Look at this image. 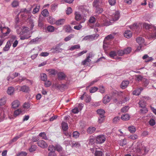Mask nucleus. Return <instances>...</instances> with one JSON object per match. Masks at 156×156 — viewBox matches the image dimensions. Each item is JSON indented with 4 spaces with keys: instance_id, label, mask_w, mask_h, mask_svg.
Wrapping results in <instances>:
<instances>
[{
    "instance_id": "nucleus-1",
    "label": "nucleus",
    "mask_w": 156,
    "mask_h": 156,
    "mask_svg": "<svg viewBox=\"0 0 156 156\" xmlns=\"http://www.w3.org/2000/svg\"><path fill=\"white\" fill-rule=\"evenodd\" d=\"M29 28L27 27H23L22 29V34L26 33L25 34L20 37V39L23 40L29 38L30 37V34L29 31Z\"/></svg>"
},
{
    "instance_id": "nucleus-2",
    "label": "nucleus",
    "mask_w": 156,
    "mask_h": 156,
    "mask_svg": "<svg viewBox=\"0 0 156 156\" xmlns=\"http://www.w3.org/2000/svg\"><path fill=\"white\" fill-rule=\"evenodd\" d=\"M114 38V36L113 34H109L105 37L103 41V48L104 49H105L109 44V41Z\"/></svg>"
},
{
    "instance_id": "nucleus-3",
    "label": "nucleus",
    "mask_w": 156,
    "mask_h": 156,
    "mask_svg": "<svg viewBox=\"0 0 156 156\" xmlns=\"http://www.w3.org/2000/svg\"><path fill=\"white\" fill-rule=\"evenodd\" d=\"M106 140V138L105 135H101L97 136L96 141L98 144H102Z\"/></svg>"
},
{
    "instance_id": "nucleus-4",
    "label": "nucleus",
    "mask_w": 156,
    "mask_h": 156,
    "mask_svg": "<svg viewBox=\"0 0 156 156\" xmlns=\"http://www.w3.org/2000/svg\"><path fill=\"white\" fill-rule=\"evenodd\" d=\"M111 19L113 21H116L118 20L119 17V13L118 11H114L113 14L111 15Z\"/></svg>"
},
{
    "instance_id": "nucleus-5",
    "label": "nucleus",
    "mask_w": 156,
    "mask_h": 156,
    "mask_svg": "<svg viewBox=\"0 0 156 156\" xmlns=\"http://www.w3.org/2000/svg\"><path fill=\"white\" fill-rule=\"evenodd\" d=\"M37 144L39 147L42 148H46L48 146V144L47 143L43 140L38 141Z\"/></svg>"
},
{
    "instance_id": "nucleus-6",
    "label": "nucleus",
    "mask_w": 156,
    "mask_h": 156,
    "mask_svg": "<svg viewBox=\"0 0 156 156\" xmlns=\"http://www.w3.org/2000/svg\"><path fill=\"white\" fill-rule=\"evenodd\" d=\"M133 156H141L142 152L141 150L139 148H137L134 151V153H132Z\"/></svg>"
},
{
    "instance_id": "nucleus-7",
    "label": "nucleus",
    "mask_w": 156,
    "mask_h": 156,
    "mask_svg": "<svg viewBox=\"0 0 156 156\" xmlns=\"http://www.w3.org/2000/svg\"><path fill=\"white\" fill-rule=\"evenodd\" d=\"M80 9L81 11L84 13V14H87V13H88V9L89 7L88 6H81L80 7Z\"/></svg>"
},
{
    "instance_id": "nucleus-8",
    "label": "nucleus",
    "mask_w": 156,
    "mask_h": 156,
    "mask_svg": "<svg viewBox=\"0 0 156 156\" xmlns=\"http://www.w3.org/2000/svg\"><path fill=\"white\" fill-rule=\"evenodd\" d=\"M20 105V102L18 100H16L12 103V107L13 108H16L19 107Z\"/></svg>"
},
{
    "instance_id": "nucleus-9",
    "label": "nucleus",
    "mask_w": 156,
    "mask_h": 156,
    "mask_svg": "<svg viewBox=\"0 0 156 156\" xmlns=\"http://www.w3.org/2000/svg\"><path fill=\"white\" fill-rule=\"evenodd\" d=\"M124 35L126 38H129L132 36V33L130 30H126L124 33Z\"/></svg>"
},
{
    "instance_id": "nucleus-10",
    "label": "nucleus",
    "mask_w": 156,
    "mask_h": 156,
    "mask_svg": "<svg viewBox=\"0 0 156 156\" xmlns=\"http://www.w3.org/2000/svg\"><path fill=\"white\" fill-rule=\"evenodd\" d=\"M137 42L139 45H142L144 42V38L141 37H138L136 39Z\"/></svg>"
},
{
    "instance_id": "nucleus-11",
    "label": "nucleus",
    "mask_w": 156,
    "mask_h": 156,
    "mask_svg": "<svg viewBox=\"0 0 156 156\" xmlns=\"http://www.w3.org/2000/svg\"><path fill=\"white\" fill-rule=\"evenodd\" d=\"M96 128L93 126L89 127L87 129V132L89 134L93 133L96 130Z\"/></svg>"
},
{
    "instance_id": "nucleus-12",
    "label": "nucleus",
    "mask_w": 156,
    "mask_h": 156,
    "mask_svg": "<svg viewBox=\"0 0 156 156\" xmlns=\"http://www.w3.org/2000/svg\"><path fill=\"white\" fill-rule=\"evenodd\" d=\"M57 76L58 79L61 80H64L66 77L65 74L62 72L58 73L57 74Z\"/></svg>"
},
{
    "instance_id": "nucleus-13",
    "label": "nucleus",
    "mask_w": 156,
    "mask_h": 156,
    "mask_svg": "<svg viewBox=\"0 0 156 156\" xmlns=\"http://www.w3.org/2000/svg\"><path fill=\"white\" fill-rule=\"evenodd\" d=\"M143 88H136L133 91V95L137 96L139 95L141 91L143 90Z\"/></svg>"
},
{
    "instance_id": "nucleus-14",
    "label": "nucleus",
    "mask_w": 156,
    "mask_h": 156,
    "mask_svg": "<svg viewBox=\"0 0 156 156\" xmlns=\"http://www.w3.org/2000/svg\"><path fill=\"white\" fill-rule=\"evenodd\" d=\"M46 70L48 72L49 74L50 75H55L57 73V71L53 69H46Z\"/></svg>"
},
{
    "instance_id": "nucleus-15",
    "label": "nucleus",
    "mask_w": 156,
    "mask_h": 156,
    "mask_svg": "<svg viewBox=\"0 0 156 156\" xmlns=\"http://www.w3.org/2000/svg\"><path fill=\"white\" fill-rule=\"evenodd\" d=\"M111 100V98L108 96L106 95L103 98V102L104 103L106 104L109 102Z\"/></svg>"
},
{
    "instance_id": "nucleus-16",
    "label": "nucleus",
    "mask_w": 156,
    "mask_h": 156,
    "mask_svg": "<svg viewBox=\"0 0 156 156\" xmlns=\"http://www.w3.org/2000/svg\"><path fill=\"white\" fill-rule=\"evenodd\" d=\"M153 32L150 35L151 37L152 38H156V27H153Z\"/></svg>"
},
{
    "instance_id": "nucleus-17",
    "label": "nucleus",
    "mask_w": 156,
    "mask_h": 156,
    "mask_svg": "<svg viewBox=\"0 0 156 156\" xmlns=\"http://www.w3.org/2000/svg\"><path fill=\"white\" fill-rule=\"evenodd\" d=\"M11 45V44L10 43V41H8L6 43V44L5 46L3 48L4 51H8L9 50V49Z\"/></svg>"
},
{
    "instance_id": "nucleus-18",
    "label": "nucleus",
    "mask_w": 156,
    "mask_h": 156,
    "mask_svg": "<svg viewBox=\"0 0 156 156\" xmlns=\"http://www.w3.org/2000/svg\"><path fill=\"white\" fill-rule=\"evenodd\" d=\"M95 139L93 136H90L88 139V144L90 145H92L95 142Z\"/></svg>"
},
{
    "instance_id": "nucleus-19",
    "label": "nucleus",
    "mask_w": 156,
    "mask_h": 156,
    "mask_svg": "<svg viewBox=\"0 0 156 156\" xmlns=\"http://www.w3.org/2000/svg\"><path fill=\"white\" fill-rule=\"evenodd\" d=\"M62 128L63 131H66L68 129V124L65 122H62L61 124Z\"/></svg>"
},
{
    "instance_id": "nucleus-20",
    "label": "nucleus",
    "mask_w": 156,
    "mask_h": 156,
    "mask_svg": "<svg viewBox=\"0 0 156 156\" xmlns=\"http://www.w3.org/2000/svg\"><path fill=\"white\" fill-rule=\"evenodd\" d=\"M52 50V52L55 53L61 52L62 51L63 49L60 47L56 46L55 48H53Z\"/></svg>"
},
{
    "instance_id": "nucleus-21",
    "label": "nucleus",
    "mask_w": 156,
    "mask_h": 156,
    "mask_svg": "<svg viewBox=\"0 0 156 156\" xmlns=\"http://www.w3.org/2000/svg\"><path fill=\"white\" fill-rule=\"evenodd\" d=\"M143 26L144 28L146 29H152L153 27H154L146 23H143Z\"/></svg>"
},
{
    "instance_id": "nucleus-22",
    "label": "nucleus",
    "mask_w": 156,
    "mask_h": 156,
    "mask_svg": "<svg viewBox=\"0 0 156 156\" xmlns=\"http://www.w3.org/2000/svg\"><path fill=\"white\" fill-rule=\"evenodd\" d=\"M65 22L64 19H60L57 20L55 22V24L57 26H60L64 24Z\"/></svg>"
},
{
    "instance_id": "nucleus-23",
    "label": "nucleus",
    "mask_w": 156,
    "mask_h": 156,
    "mask_svg": "<svg viewBox=\"0 0 156 156\" xmlns=\"http://www.w3.org/2000/svg\"><path fill=\"white\" fill-rule=\"evenodd\" d=\"M146 102L143 99L140 100L138 104L139 105V107L141 108L146 107Z\"/></svg>"
},
{
    "instance_id": "nucleus-24",
    "label": "nucleus",
    "mask_w": 156,
    "mask_h": 156,
    "mask_svg": "<svg viewBox=\"0 0 156 156\" xmlns=\"http://www.w3.org/2000/svg\"><path fill=\"white\" fill-rule=\"evenodd\" d=\"M15 89L16 88H8L7 93L9 95H12L14 93Z\"/></svg>"
},
{
    "instance_id": "nucleus-25",
    "label": "nucleus",
    "mask_w": 156,
    "mask_h": 156,
    "mask_svg": "<svg viewBox=\"0 0 156 156\" xmlns=\"http://www.w3.org/2000/svg\"><path fill=\"white\" fill-rule=\"evenodd\" d=\"M40 78L43 81H46L47 80V76L45 73H41L40 74Z\"/></svg>"
},
{
    "instance_id": "nucleus-26",
    "label": "nucleus",
    "mask_w": 156,
    "mask_h": 156,
    "mask_svg": "<svg viewBox=\"0 0 156 156\" xmlns=\"http://www.w3.org/2000/svg\"><path fill=\"white\" fill-rule=\"evenodd\" d=\"M130 116L129 114H126L122 115L121 118L123 120H127L129 119Z\"/></svg>"
},
{
    "instance_id": "nucleus-27",
    "label": "nucleus",
    "mask_w": 156,
    "mask_h": 156,
    "mask_svg": "<svg viewBox=\"0 0 156 156\" xmlns=\"http://www.w3.org/2000/svg\"><path fill=\"white\" fill-rule=\"evenodd\" d=\"M75 18L76 20L79 21L82 18V16L79 12H76L75 13Z\"/></svg>"
},
{
    "instance_id": "nucleus-28",
    "label": "nucleus",
    "mask_w": 156,
    "mask_h": 156,
    "mask_svg": "<svg viewBox=\"0 0 156 156\" xmlns=\"http://www.w3.org/2000/svg\"><path fill=\"white\" fill-rule=\"evenodd\" d=\"M129 84V81L128 80H125L122 81L121 86L122 87H126Z\"/></svg>"
},
{
    "instance_id": "nucleus-29",
    "label": "nucleus",
    "mask_w": 156,
    "mask_h": 156,
    "mask_svg": "<svg viewBox=\"0 0 156 156\" xmlns=\"http://www.w3.org/2000/svg\"><path fill=\"white\" fill-rule=\"evenodd\" d=\"M47 20L49 23L53 24L55 23V21L54 18L52 17H49L47 18Z\"/></svg>"
},
{
    "instance_id": "nucleus-30",
    "label": "nucleus",
    "mask_w": 156,
    "mask_h": 156,
    "mask_svg": "<svg viewBox=\"0 0 156 156\" xmlns=\"http://www.w3.org/2000/svg\"><path fill=\"white\" fill-rule=\"evenodd\" d=\"M97 113L99 115V116H104L105 111L103 109H98L97 111Z\"/></svg>"
},
{
    "instance_id": "nucleus-31",
    "label": "nucleus",
    "mask_w": 156,
    "mask_h": 156,
    "mask_svg": "<svg viewBox=\"0 0 156 156\" xmlns=\"http://www.w3.org/2000/svg\"><path fill=\"white\" fill-rule=\"evenodd\" d=\"M128 129L130 132L132 133H134L136 131L135 127L133 126H129Z\"/></svg>"
},
{
    "instance_id": "nucleus-32",
    "label": "nucleus",
    "mask_w": 156,
    "mask_h": 156,
    "mask_svg": "<svg viewBox=\"0 0 156 156\" xmlns=\"http://www.w3.org/2000/svg\"><path fill=\"white\" fill-rule=\"evenodd\" d=\"M47 30L48 32H53L55 30V28L52 26L50 25L47 27Z\"/></svg>"
},
{
    "instance_id": "nucleus-33",
    "label": "nucleus",
    "mask_w": 156,
    "mask_h": 156,
    "mask_svg": "<svg viewBox=\"0 0 156 156\" xmlns=\"http://www.w3.org/2000/svg\"><path fill=\"white\" fill-rule=\"evenodd\" d=\"M119 143L120 146H123L126 145L127 144L126 140L125 139H121L119 141Z\"/></svg>"
},
{
    "instance_id": "nucleus-34",
    "label": "nucleus",
    "mask_w": 156,
    "mask_h": 156,
    "mask_svg": "<svg viewBox=\"0 0 156 156\" xmlns=\"http://www.w3.org/2000/svg\"><path fill=\"white\" fill-rule=\"evenodd\" d=\"M103 153L100 150H95L94 155L95 156H102Z\"/></svg>"
},
{
    "instance_id": "nucleus-35",
    "label": "nucleus",
    "mask_w": 156,
    "mask_h": 156,
    "mask_svg": "<svg viewBox=\"0 0 156 156\" xmlns=\"http://www.w3.org/2000/svg\"><path fill=\"white\" fill-rule=\"evenodd\" d=\"M80 48V46L79 45H76L73 46H72L70 48H69V50L72 51L75 49H79Z\"/></svg>"
},
{
    "instance_id": "nucleus-36",
    "label": "nucleus",
    "mask_w": 156,
    "mask_h": 156,
    "mask_svg": "<svg viewBox=\"0 0 156 156\" xmlns=\"http://www.w3.org/2000/svg\"><path fill=\"white\" fill-rule=\"evenodd\" d=\"M80 145L78 142H73L72 143V147H79Z\"/></svg>"
},
{
    "instance_id": "nucleus-37",
    "label": "nucleus",
    "mask_w": 156,
    "mask_h": 156,
    "mask_svg": "<svg viewBox=\"0 0 156 156\" xmlns=\"http://www.w3.org/2000/svg\"><path fill=\"white\" fill-rule=\"evenodd\" d=\"M111 19L106 20L105 21L102 26H108L111 24V22L110 21H111Z\"/></svg>"
},
{
    "instance_id": "nucleus-38",
    "label": "nucleus",
    "mask_w": 156,
    "mask_h": 156,
    "mask_svg": "<svg viewBox=\"0 0 156 156\" xmlns=\"http://www.w3.org/2000/svg\"><path fill=\"white\" fill-rule=\"evenodd\" d=\"M39 136L42 137V139L45 140L48 139V137H47L46 134L44 132H41L39 134Z\"/></svg>"
},
{
    "instance_id": "nucleus-39",
    "label": "nucleus",
    "mask_w": 156,
    "mask_h": 156,
    "mask_svg": "<svg viewBox=\"0 0 156 156\" xmlns=\"http://www.w3.org/2000/svg\"><path fill=\"white\" fill-rule=\"evenodd\" d=\"M91 61V60L90 59H89L88 58H87L86 59L84 60L82 62V64L83 65H85Z\"/></svg>"
},
{
    "instance_id": "nucleus-40",
    "label": "nucleus",
    "mask_w": 156,
    "mask_h": 156,
    "mask_svg": "<svg viewBox=\"0 0 156 156\" xmlns=\"http://www.w3.org/2000/svg\"><path fill=\"white\" fill-rule=\"evenodd\" d=\"M40 8V6L37 5L36 7L33 9L32 13L33 14H35L38 12Z\"/></svg>"
},
{
    "instance_id": "nucleus-41",
    "label": "nucleus",
    "mask_w": 156,
    "mask_h": 156,
    "mask_svg": "<svg viewBox=\"0 0 156 156\" xmlns=\"http://www.w3.org/2000/svg\"><path fill=\"white\" fill-rule=\"evenodd\" d=\"M80 135L79 133L77 131H75L73 133V136L75 138H78Z\"/></svg>"
},
{
    "instance_id": "nucleus-42",
    "label": "nucleus",
    "mask_w": 156,
    "mask_h": 156,
    "mask_svg": "<svg viewBox=\"0 0 156 156\" xmlns=\"http://www.w3.org/2000/svg\"><path fill=\"white\" fill-rule=\"evenodd\" d=\"M74 35L72 34H70L68 36L66 37V38H64V41H69L71 39L74 37Z\"/></svg>"
},
{
    "instance_id": "nucleus-43",
    "label": "nucleus",
    "mask_w": 156,
    "mask_h": 156,
    "mask_svg": "<svg viewBox=\"0 0 156 156\" xmlns=\"http://www.w3.org/2000/svg\"><path fill=\"white\" fill-rule=\"evenodd\" d=\"M48 150L50 152H55V147L52 145H50L48 148Z\"/></svg>"
},
{
    "instance_id": "nucleus-44",
    "label": "nucleus",
    "mask_w": 156,
    "mask_h": 156,
    "mask_svg": "<svg viewBox=\"0 0 156 156\" xmlns=\"http://www.w3.org/2000/svg\"><path fill=\"white\" fill-rule=\"evenodd\" d=\"M96 8V12L98 14L101 13L103 11V9L101 8L98 7H95Z\"/></svg>"
},
{
    "instance_id": "nucleus-45",
    "label": "nucleus",
    "mask_w": 156,
    "mask_h": 156,
    "mask_svg": "<svg viewBox=\"0 0 156 156\" xmlns=\"http://www.w3.org/2000/svg\"><path fill=\"white\" fill-rule=\"evenodd\" d=\"M140 111L142 114H144L147 112L148 110L147 108L145 107L142 108L140 110Z\"/></svg>"
},
{
    "instance_id": "nucleus-46",
    "label": "nucleus",
    "mask_w": 156,
    "mask_h": 156,
    "mask_svg": "<svg viewBox=\"0 0 156 156\" xmlns=\"http://www.w3.org/2000/svg\"><path fill=\"white\" fill-rule=\"evenodd\" d=\"M22 111L21 109H18L16 110L14 112V115L15 116H18L22 112Z\"/></svg>"
},
{
    "instance_id": "nucleus-47",
    "label": "nucleus",
    "mask_w": 156,
    "mask_h": 156,
    "mask_svg": "<svg viewBox=\"0 0 156 156\" xmlns=\"http://www.w3.org/2000/svg\"><path fill=\"white\" fill-rule=\"evenodd\" d=\"M48 12L46 9H44L41 12V14L44 16H46L48 15Z\"/></svg>"
},
{
    "instance_id": "nucleus-48",
    "label": "nucleus",
    "mask_w": 156,
    "mask_h": 156,
    "mask_svg": "<svg viewBox=\"0 0 156 156\" xmlns=\"http://www.w3.org/2000/svg\"><path fill=\"white\" fill-rule=\"evenodd\" d=\"M37 148L36 145L31 146V147L29 148V150L30 152H33L36 150Z\"/></svg>"
},
{
    "instance_id": "nucleus-49",
    "label": "nucleus",
    "mask_w": 156,
    "mask_h": 156,
    "mask_svg": "<svg viewBox=\"0 0 156 156\" xmlns=\"http://www.w3.org/2000/svg\"><path fill=\"white\" fill-rule=\"evenodd\" d=\"M105 116H99L98 119V122L99 123H102L105 119Z\"/></svg>"
},
{
    "instance_id": "nucleus-50",
    "label": "nucleus",
    "mask_w": 156,
    "mask_h": 156,
    "mask_svg": "<svg viewBox=\"0 0 156 156\" xmlns=\"http://www.w3.org/2000/svg\"><path fill=\"white\" fill-rule=\"evenodd\" d=\"M124 50L125 54H128L131 52V48L130 47H128L124 49Z\"/></svg>"
},
{
    "instance_id": "nucleus-51",
    "label": "nucleus",
    "mask_w": 156,
    "mask_h": 156,
    "mask_svg": "<svg viewBox=\"0 0 156 156\" xmlns=\"http://www.w3.org/2000/svg\"><path fill=\"white\" fill-rule=\"evenodd\" d=\"M86 98L85 99V101L87 103L89 102L91 100V97L89 95H87L86 94Z\"/></svg>"
},
{
    "instance_id": "nucleus-52",
    "label": "nucleus",
    "mask_w": 156,
    "mask_h": 156,
    "mask_svg": "<svg viewBox=\"0 0 156 156\" xmlns=\"http://www.w3.org/2000/svg\"><path fill=\"white\" fill-rule=\"evenodd\" d=\"M12 5L13 7H17L19 5V2L17 1H14L12 3Z\"/></svg>"
},
{
    "instance_id": "nucleus-53",
    "label": "nucleus",
    "mask_w": 156,
    "mask_h": 156,
    "mask_svg": "<svg viewBox=\"0 0 156 156\" xmlns=\"http://www.w3.org/2000/svg\"><path fill=\"white\" fill-rule=\"evenodd\" d=\"M129 137L133 140H135L138 138V136L134 134L130 136Z\"/></svg>"
},
{
    "instance_id": "nucleus-54",
    "label": "nucleus",
    "mask_w": 156,
    "mask_h": 156,
    "mask_svg": "<svg viewBox=\"0 0 156 156\" xmlns=\"http://www.w3.org/2000/svg\"><path fill=\"white\" fill-rule=\"evenodd\" d=\"M113 93H114V94H115V96L117 95V96H120L122 95L123 94V93L122 92H121V91L118 92L117 91H115V92H113Z\"/></svg>"
},
{
    "instance_id": "nucleus-55",
    "label": "nucleus",
    "mask_w": 156,
    "mask_h": 156,
    "mask_svg": "<svg viewBox=\"0 0 156 156\" xmlns=\"http://www.w3.org/2000/svg\"><path fill=\"white\" fill-rule=\"evenodd\" d=\"M120 119V118L119 116H116L114 118L113 120V122L115 123H116Z\"/></svg>"
},
{
    "instance_id": "nucleus-56",
    "label": "nucleus",
    "mask_w": 156,
    "mask_h": 156,
    "mask_svg": "<svg viewBox=\"0 0 156 156\" xmlns=\"http://www.w3.org/2000/svg\"><path fill=\"white\" fill-rule=\"evenodd\" d=\"M149 124L151 126H153L155 124V120L153 119H151L150 120L149 122Z\"/></svg>"
},
{
    "instance_id": "nucleus-57",
    "label": "nucleus",
    "mask_w": 156,
    "mask_h": 156,
    "mask_svg": "<svg viewBox=\"0 0 156 156\" xmlns=\"http://www.w3.org/2000/svg\"><path fill=\"white\" fill-rule=\"evenodd\" d=\"M116 55V53L115 51H111L109 53V55L111 57H114Z\"/></svg>"
},
{
    "instance_id": "nucleus-58",
    "label": "nucleus",
    "mask_w": 156,
    "mask_h": 156,
    "mask_svg": "<svg viewBox=\"0 0 156 156\" xmlns=\"http://www.w3.org/2000/svg\"><path fill=\"white\" fill-rule=\"evenodd\" d=\"M129 107L128 106H126L121 109V112H126L128 110Z\"/></svg>"
},
{
    "instance_id": "nucleus-59",
    "label": "nucleus",
    "mask_w": 156,
    "mask_h": 156,
    "mask_svg": "<svg viewBox=\"0 0 156 156\" xmlns=\"http://www.w3.org/2000/svg\"><path fill=\"white\" fill-rule=\"evenodd\" d=\"M22 136L20 134L18 136H15L12 140V142H14L16 141L20 137Z\"/></svg>"
},
{
    "instance_id": "nucleus-60",
    "label": "nucleus",
    "mask_w": 156,
    "mask_h": 156,
    "mask_svg": "<svg viewBox=\"0 0 156 156\" xmlns=\"http://www.w3.org/2000/svg\"><path fill=\"white\" fill-rule=\"evenodd\" d=\"M96 20L95 18L94 17H90L89 21L90 23H94Z\"/></svg>"
},
{
    "instance_id": "nucleus-61",
    "label": "nucleus",
    "mask_w": 156,
    "mask_h": 156,
    "mask_svg": "<svg viewBox=\"0 0 156 156\" xmlns=\"http://www.w3.org/2000/svg\"><path fill=\"white\" fill-rule=\"evenodd\" d=\"M63 132L64 134L68 137H70L71 136V133H69L66 131H63Z\"/></svg>"
},
{
    "instance_id": "nucleus-62",
    "label": "nucleus",
    "mask_w": 156,
    "mask_h": 156,
    "mask_svg": "<svg viewBox=\"0 0 156 156\" xmlns=\"http://www.w3.org/2000/svg\"><path fill=\"white\" fill-rule=\"evenodd\" d=\"M30 105L29 103H25L23 105L24 108L26 109H28L30 107Z\"/></svg>"
},
{
    "instance_id": "nucleus-63",
    "label": "nucleus",
    "mask_w": 156,
    "mask_h": 156,
    "mask_svg": "<svg viewBox=\"0 0 156 156\" xmlns=\"http://www.w3.org/2000/svg\"><path fill=\"white\" fill-rule=\"evenodd\" d=\"M72 112L74 114L77 113L79 112V108H78L76 107L72 110Z\"/></svg>"
},
{
    "instance_id": "nucleus-64",
    "label": "nucleus",
    "mask_w": 156,
    "mask_h": 156,
    "mask_svg": "<svg viewBox=\"0 0 156 156\" xmlns=\"http://www.w3.org/2000/svg\"><path fill=\"white\" fill-rule=\"evenodd\" d=\"M27 153L25 152L22 151L18 154L17 156H26Z\"/></svg>"
}]
</instances>
